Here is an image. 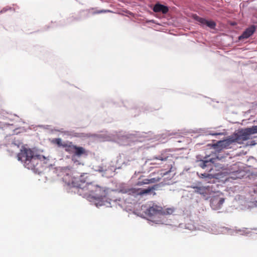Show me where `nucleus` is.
<instances>
[{"instance_id":"e433bc0d","label":"nucleus","mask_w":257,"mask_h":257,"mask_svg":"<svg viewBox=\"0 0 257 257\" xmlns=\"http://www.w3.org/2000/svg\"><path fill=\"white\" fill-rule=\"evenodd\" d=\"M66 84L69 85V83H66V82H65V87L66 86Z\"/></svg>"},{"instance_id":"7c9ffc66","label":"nucleus","mask_w":257,"mask_h":257,"mask_svg":"<svg viewBox=\"0 0 257 257\" xmlns=\"http://www.w3.org/2000/svg\"><path fill=\"white\" fill-rule=\"evenodd\" d=\"M256 144V143L254 140L248 141L247 143V145L250 146H253L255 145Z\"/></svg>"},{"instance_id":"0eeeda50","label":"nucleus","mask_w":257,"mask_h":257,"mask_svg":"<svg viewBox=\"0 0 257 257\" xmlns=\"http://www.w3.org/2000/svg\"><path fill=\"white\" fill-rule=\"evenodd\" d=\"M218 158H210L209 156L202 157L201 155H197L195 161V167H200L208 172H213L214 168L216 167L215 161Z\"/></svg>"},{"instance_id":"4be33fe9","label":"nucleus","mask_w":257,"mask_h":257,"mask_svg":"<svg viewBox=\"0 0 257 257\" xmlns=\"http://www.w3.org/2000/svg\"><path fill=\"white\" fill-rule=\"evenodd\" d=\"M160 108V107H158L157 108H155L152 106L150 105H145L142 108V110L143 112L146 113L152 112L154 111L155 110H158Z\"/></svg>"},{"instance_id":"a878e982","label":"nucleus","mask_w":257,"mask_h":257,"mask_svg":"<svg viewBox=\"0 0 257 257\" xmlns=\"http://www.w3.org/2000/svg\"><path fill=\"white\" fill-rule=\"evenodd\" d=\"M174 210L173 208H168L165 210H162L161 215H170L174 212Z\"/></svg>"},{"instance_id":"20e7f679","label":"nucleus","mask_w":257,"mask_h":257,"mask_svg":"<svg viewBox=\"0 0 257 257\" xmlns=\"http://www.w3.org/2000/svg\"><path fill=\"white\" fill-rule=\"evenodd\" d=\"M121 156L117 157V160L115 161H111L105 164L93 166V169L95 172L101 174V176L106 178H110L113 177L116 172V170L122 168L123 166H126L130 165H135L138 162L135 160H126L124 161L121 164L119 163V159Z\"/></svg>"},{"instance_id":"bb28decb","label":"nucleus","mask_w":257,"mask_h":257,"mask_svg":"<svg viewBox=\"0 0 257 257\" xmlns=\"http://www.w3.org/2000/svg\"><path fill=\"white\" fill-rule=\"evenodd\" d=\"M243 175H244V172H236L233 175L235 177H232V178H241V177H243Z\"/></svg>"},{"instance_id":"1a4fd4ad","label":"nucleus","mask_w":257,"mask_h":257,"mask_svg":"<svg viewBox=\"0 0 257 257\" xmlns=\"http://www.w3.org/2000/svg\"><path fill=\"white\" fill-rule=\"evenodd\" d=\"M162 210L161 206H158L154 203L150 202L147 204V208L145 213L151 218L154 219L161 216Z\"/></svg>"},{"instance_id":"ddd939ff","label":"nucleus","mask_w":257,"mask_h":257,"mask_svg":"<svg viewBox=\"0 0 257 257\" xmlns=\"http://www.w3.org/2000/svg\"><path fill=\"white\" fill-rule=\"evenodd\" d=\"M249 192L250 194L251 198L248 204L249 208H257V184L249 188Z\"/></svg>"},{"instance_id":"4c0bfd02","label":"nucleus","mask_w":257,"mask_h":257,"mask_svg":"<svg viewBox=\"0 0 257 257\" xmlns=\"http://www.w3.org/2000/svg\"><path fill=\"white\" fill-rule=\"evenodd\" d=\"M66 84L69 85V83H66V82H65V87L66 86Z\"/></svg>"},{"instance_id":"a211bd4d","label":"nucleus","mask_w":257,"mask_h":257,"mask_svg":"<svg viewBox=\"0 0 257 257\" xmlns=\"http://www.w3.org/2000/svg\"><path fill=\"white\" fill-rule=\"evenodd\" d=\"M161 180L160 177L151 178L150 179H143V180H139L136 183L138 186H142L144 184H149L150 183H155L158 182Z\"/></svg>"},{"instance_id":"9b49d317","label":"nucleus","mask_w":257,"mask_h":257,"mask_svg":"<svg viewBox=\"0 0 257 257\" xmlns=\"http://www.w3.org/2000/svg\"><path fill=\"white\" fill-rule=\"evenodd\" d=\"M193 18L194 20L198 22V24L202 27H204L205 26L208 27L211 29H215L216 26V23L212 20H207L205 18L199 17L196 14L193 16Z\"/></svg>"},{"instance_id":"f8f14e48","label":"nucleus","mask_w":257,"mask_h":257,"mask_svg":"<svg viewBox=\"0 0 257 257\" xmlns=\"http://www.w3.org/2000/svg\"><path fill=\"white\" fill-rule=\"evenodd\" d=\"M225 199L218 195L212 196L210 200V204L213 210L220 209L224 203Z\"/></svg>"},{"instance_id":"4468645a","label":"nucleus","mask_w":257,"mask_h":257,"mask_svg":"<svg viewBox=\"0 0 257 257\" xmlns=\"http://www.w3.org/2000/svg\"><path fill=\"white\" fill-rule=\"evenodd\" d=\"M240 130L242 132L241 135L243 136L244 141L248 140L251 135L257 134V125H253L250 127L240 128Z\"/></svg>"},{"instance_id":"f03ea898","label":"nucleus","mask_w":257,"mask_h":257,"mask_svg":"<svg viewBox=\"0 0 257 257\" xmlns=\"http://www.w3.org/2000/svg\"><path fill=\"white\" fill-rule=\"evenodd\" d=\"M66 186V189L72 188V192L86 198L98 208L102 206L111 207L112 206L111 201L115 203L117 200L106 198L108 189L101 187L89 182L87 174L81 175L79 178L73 177L71 182L68 181L67 183L65 182Z\"/></svg>"},{"instance_id":"473e14b6","label":"nucleus","mask_w":257,"mask_h":257,"mask_svg":"<svg viewBox=\"0 0 257 257\" xmlns=\"http://www.w3.org/2000/svg\"><path fill=\"white\" fill-rule=\"evenodd\" d=\"M72 169V167H70V166H65V176H68L69 175V174L68 173H66V171L67 170H70L71 169Z\"/></svg>"},{"instance_id":"72a5a7b5","label":"nucleus","mask_w":257,"mask_h":257,"mask_svg":"<svg viewBox=\"0 0 257 257\" xmlns=\"http://www.w3.org/2000/svg\"><path fill=\"white\" fill-rule=\"evenodd\" d=\"M140 172H137V171H135L133 176V178H135L136 177H137V176H138V175L140 174Z\"/></svg>"},{"instance_id":"39448f33","label":"nucleus","mask_w":257,"mask_h":257,"mask_svg":"<svg viewBox=\"0 0 257 257\" xmlns=\"http://www.w3.org/2000/svg\"><path fill=\"white\" fill-rule=\"evenodd\" d=\"M65 152L72 155L71 161L76 166L82 164L80 160L81 157L88 155V151L85 149L69 141H65Z\"/></svg>"},{"instance_id":"58836bf2","label":"nucleus","mask_w":257,"mask_h":257,"mask_svg":"<svg viewBox=\"0 0 257 257\" xmlns=\"http://www.w3.org/2000/svg\"><path fill=\"white\" fill-rule=\"evenodd\" d=\"M66 84L69 85V83H66V82H65V87L66 86Z\"/></svg>"},{"instance_id":"393cba45","label":"nucleus","mask_w":257,"mask_h":257,"mask_svg":"<svg viewBox=\"0 0 257 257\" xmlns=\"http://www.w3.org/2000/svg\"><path fill=\"white\" fill-rule=\"evenodd\" d=\"M52 143L56 144L58 147H64V145L62 143V140L60 138H56L52 140Z\"/></svg>"},{"instance_id":"ea45409f","label":"nucleus","mask_w":257,"mask_h":257,"mask_svg":"<svg viewBox=\"0 0 257 257\" xmlns=\"http://www.w3.org/2000/svg\"><path fill=\"white\" fill-rule=\"evenodd\" d=\"M140 111H141V109L139 108V109H138V112H140Z\"/></svg>"},{"instance_id":"2f4dec72","label":"nucleus","mask_w":257,"mask_h":257,"mask_svg":"<svg viewBox=\"0 0 257 257\" xmlns=\"http://www.w3.org/2000/svg\"><path fill=\"white\" fill-rule=\"evenodd\" d=\"M208 135H210L211 136H221L223 135V133H212L210 132L208 134Z\"/></svg>"},{"instance_id":"a19ab883","label":"nucleus","mask_w":257,"mask_h":257,"mask_svg":"<svg viewBox=\"0 0 257 257\" xmlns=\"http://www.w3.org/2000/svg\"><path fill=\"white\" fill-rule=\"evenodd\" d=\"M151 22L154 23V20H152V21H151Z\"/></svg>"},{"instance_id":"79ce46f5","label":"nucleus","mask_w":257,"mask_h":257,"mask_svg":"<svg viewBox=\"0 0 257 257\" xmlns=\"http://www.w3.org/2000/svg\"><path fill=\"white\" fill-rule=\"evenodd\" d=\"M154 222H155V221H159V220H153Z\"/></svg>"},{"instance_id":"9d476101","label":"nucleus","mask_w":257,"mask_h":257,"mask_svg":"<svg viewBox=\"0 0 257 257\" xmlns=\"http://www.w3.org/2000/svg\"><path fill=\"white\" fill-rule=\"evenodd\" d=\"M190 187L194 189L193 193L201 195L204 200H208L210 197L209 193V190L205 186L192 185Z\"/></svg>"},{"instance_id":"7ed1b4c3","label":"nucleus","mask_w":257,"mask_h":257,"mask_svg":"<svg viewBox=\"0 0 257 257\" xmlns=\"http://www.w3.org/2000/svg\"><path fill=\"white\" fill-rule=\"evenodd\" d=\"M10 145L14 149L21 147V152L17 155L18 160L21 161L25 168L35 174H40L43 171V165L46 164L49 160L48 157L38 155L33 150L23 147L19 140H15Z\"/></svg>"},{"instance_id":"b1692460","label":"nucleus","mask_w":257,"mask_h":257,"mask_svg":"<svg viewBox=\"0 0 257 257\" xmlns=\"http://www.w3.org/2000/svg\"><path fill=\"white\" fill-rule=\"evenodd\" d=\"M235 232L240 235H247L249 233V231L246 228H243L242 229H235Z\"/></svg>"},{"instance_id":"5701e85b","label":"nucleus","mask_w":257,"mask_h":257,"mask_svg":"<svg viewBox=\"0 0 257 257\" xmlns=\"http://www.w3.org/2000/svg\"><path fill=\"white\" fill-rule=\"evenodd\" d=\"M222 142V140L217 141L216 143L212 145V147L217 150H221L223 149Z\"/></svg>"},{"instance_id":"6ab92c4d","label":"nucleus","mask_w":257,"mask_h":257,"mask_svg":"<svg viewBox=\"0 0 257 257\" xmlns=\"http://www.w3.org/2000/svg\"><path fill=\"white\" fill-rule=\"evenodd\" d=\"M123 106L130 109H138L136 105L134 104L132 100H125L122 101Z\"/></svg>"},{"instance_id":"412c9836","label":"nucleus","mask_w":257,"mask_h":257,"mask_svg":"<svg viewBox=\"0 0 257 257\" xmlns=\"http://www.w3.org/2000/svg\"><path fill=\"white\" fill-rule=\"evenodd\" d=\"M173 167H172L168 171H163L161 174L162 177H165L169 175L168 177H167V178L169 180H171L175 175V173L174 172V171H172Z\"/></svg>"},{"instance_id":"f257e3e1","label":"nucleus","mask_w":257,"mask_h":257,"mask_svg":"<svg viewBox=\"0 0 257 257\" xmlns=\"http://www.w3.org/2000/svg\"><path fill=\"white\" fill-rule=\"evenodd\" d=\"M172 134L169 132H165L161 134L154 135V133L148 132L133 131L132 132H105L102 134H91L90 133H77L74 131H65V136L70 137L80 138H88L90 137L102 139L104 141H112L116 142L121 146H131L136 142H142L145 141L155 140L163 141L171 136Z\"/></svg>"},{"instance_id":"2eb2a0df","label":"nucleus","mask_w":257,"mask_h":257,"mask_svg":"<svg viewBox=\"0 0 257 257\" xmlns=\"http://www.w3.org/2000/svg\"><path fill=\"white\" fill-rule=\"evenodd\" d=\"M197 176L200 178L204 180V181L209 182L212 179H218L220 175L218 173H214L211 172H205L203 173H197Z\"/></svg>"},{"instance_id":"f704fd0d","label":"nucleus","mask_w":257,"mask_h":257,"mask_svg":"<svg viewBox=\"0 0 257 257\" xmlns=\"http://www.w3.org/2000/svg\"><path fill=\"white\" fill-rule=\"evenodd\" d=\"M8 9H7V8H4L1 12H0V13H5L6 12H7L8 11Z\"/></svg>"},{"instance_id":"c756f323","label":"nucleus","mask_w":257,"mask_h":257,"mask_svg":"<svg viewBox=\"0 0 257 257\" xmlns=\"http://www.w3.org/2000/svg\"><path fill=\"white\" fill-rule=\"evenodd\" d=\"M185 228L188 229H189L190 230H193L195 228V227L192 224H186L185 225Z\"/></svg>"},{"instance_id":"423d86ee","label":"nucleus","mask_w":257,"mask_h":257,"mask_svg":"<svg viewBox=\"0 0 257 257\" xmlns=\"http://www.w3.org/2000/svg\"><path fill=\"white\" fill-rule=\"evenodd\" d=\"M166 184H167V183L162 182L152 186H148L146 188H140L137 190L134 188H122L120 189V191L122 193H127L130 195L136 194L140 196H143L144 195L153 194V195H154L156 194L154 192V190H157L160 187H163Z\"/></svg>"},{"instance_id":"c85d7f7f","label":"nucleus","mask_w":257,"mask_h":257,"mask_svg":"<svg viewBox=\"0 0 257 257\" xmlns=\"http://www.w3.org/2000/svg\"><path fill=\"white\" fill-rule=\"evenodd\" d=\"M111 11L110 10H102L99 11H97L96 12H94L93 13L94 14H99L101 13H105L108 12H111Z\"/></svg>"},{"instance_id":"dca6fc26","label":"nucleus","mask_w":257,"mask_h":257,"mask_svg":"<svg viewBox=\"0 0 257 257\" xmlns=\"http://www.w3.org/2000/svg\"><path fill=\"white\" fill-rule=\"evenodd\" d=\"M255 26L254 25H251L250 27L246 28L245 31L242 33V34L238 37V40H241L242 39L248 38L255 31Z\"/></svg>"},{"instance_id":"aec40b11","label":"nucleus","mask_w":257,"mask_h":257,"mask_svg":"<svg viewBox=\"0 0 257 257\" xmlns=\"http://www.w3.org/2000/svg\"><path fill=\"white\" fill-rule=\"evenodd\" d=\"M53 172L57 176L61 177V180L63 182L64 181L63 175L64 174V169L62 167H58L54 169Z\"/></svg>"},{"instance_id":"c9c22d12","label":"nucleus","mask_w":257,"mask_h":257,"mask_svg":"<svg viewBox=\"0 0 257 257\" xmlns=\"http://www.w3.org/2000/svg\"><path fill=\"white\" fill-rule=\"evenodd\" d=\"M205 231H208L209 232H212V233H217V232H216V231H213V230H212V229H211V230H210L209 229H208V228H207V229L205 230Z\"/></svg>"},{"instance_id":"cd10ccee","label":"nucleus","mask_w":257,"mask_h":257,"mask_svg":"<svg viewBox=\"0 0 257 257\" xmlns=\"http://www.w3.org/2000/svg\"><path fill=\"white\" fill-rule=\"evenodd\" d=\"M154 159H155L156 160L164 161H166L167 160V157H163L162 155H159L157 157H155Z\"/></svg>"},{"instance_id":"6e6552de","label":"nucleus","mask_w":257,"mask_h":257,"mask_svg":"<svg viewBox=\"0 0 257 257\" xmlns=\"http://www.w3.org/2000/svg\"><path fill=\"white\" fill-rule=\"evenodd\" d=\"M241 130L238 129L236 132L234 133L226 139L222 140V142H223V148L227 149L233 143L240 144L242 141H244L243 136L241 135Z\"/></svg>"},{"instance_id":"f3484780","label":"nucleus","mask_w":257,"mask_h":257,"mask_svg":"<svg viewBox=\"0 0 257 257\" xmlns=\"http://www.w3.org/2000/svg\"><path fill=\"white\" fill-rule=\"evenodd\" d=\"M153 10L155 13L160 12L163 14H166L169 11V8L166 6L158 3L154 5Z\"/></svg>"}]
</instances>
